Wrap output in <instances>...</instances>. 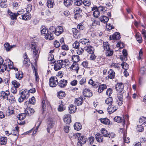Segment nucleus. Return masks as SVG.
Instances as JSON below:
<instances>
[{
  "mask_svg": "<svg viewBox=\"0 0 146 146\" xmlns=\"http://www.w3.org/2000/svg\"><path fill=\"white\" fill-rule=\"evenodd\" d=\"M103 48L105 50H108L110 49V48L108 42H106L103 43Z\"/></svg>",
  "mask_w": 146,
  "mask_h": 146,
  "instance_id": "nucleus-47",
  "label": "nucleus"
},
{
  "mask_svg": "<svg viewBox=\"0 0 146 146\" xmlns=\"http://www.w3.org/2000/svg\"><path fill=\"white\" fill-rule=\"evenodd\" d=\"M114 120L119 123H120L121 122H124V119L123 118H122L120 117L117 116L115 117L114 119Z\"/></svg>",
  "mask_w": 146,
  "mask_h": 146,
  "instance_id": "nucleus-33",
  "label": "nucleus"
},
{
  "mask_svg": "<svg viewBox=\"0 0 146 146\" xmlns=\"http://www.w3.org/2000/svg\"><path fill=\"white\" fill-rule=\"evenodd\" d=\"M32 56L33 59L36 61L38 58L39 53L40 52V47L36 43L33 42L30 47Z\"/></svg>",
  "mask_w": 146,
  "mask_h": 146,
  "instance_id": "nucleus-1",
  "label": "nucleus"
},
{
  "mask_svg": "<svg viewBox=\"0 0 146 146\" xmlns=\"http://www.w3.org/2000/svg\"><path fill=\"white\" fill-rule=\"evenodd\" d=\"M74 63H77L79 60V57L78 55H74L72 58Z\"/></svg>",
  "mask_w": 146,
  "mask_h": 146,
  "instance_id": "nucleus-42",
  "label": "nucleus"
},
{
  "mask_svg": "<svg viewBox=\"0 0 146 146\" xmlns=\"http://www.w3.org/2000/svg\"><path fill=\"white\" fill-rule=\"evenodd\" d=\"M27 89H25L24 91H22L21 92V96L18 99V101L20 102H23L25 98H26V96L25 94V93L27 91Z\"/></svg>",
  "mask_w": 146,
  "mask_h": 146,
  "instance_id": "nucleus-11",
  "label": "nucleus"
},
{
  "mask_svg": "<svg viewBox=\"0 0 146 146\" xmlns=\"http://www.w3.org/2000/svg\"><path fill=\"white\" fill-rule=\"evenodd\" d=\"M126 134H124L123 135V138L124 142L126 143H128L129 142V139L128 137H126Z\"/></svg>",
  "mask_w": 146,
  "mask_h": 146,
  "instance_id": "nucleus-61",
  "label": "nucleus"
},
{
  "mask_svg": "<svg viewBox=\"0 0 146 146\" xmlns=\"http://www.w3.org/2000/svg\"><path fill=\"white\" fill-rule=\"evenodd\" d=\"M106 85L105 84H102L99 86L98 88V92L100 93L102 92L104 90L106 89Z\"/></svg>",
  "mask_w": 146,
  "mask_h": 146,
  "instance_id": "nucleus-27",
  "label": "nucleus"
},
{
  "mask_svg": "<svg viewBox=\"0 0 146 146\" xmlns=\"http://www.w3.org/2000/svg\"><path fill=\"white\" fill-rule=\"evenodd\" d=\"M101 133L102 135L105 137L109 136V133L107 131L105 128H102L101 129Z\"/></svg>",
  "mask_w": 146,
  "mask_h": 146,
  "instance_id": "nucleus-34",
  "label": "nucleus"
},
{
  "mask_svg": "<svg viewBox=\"0 0 146 146\" xmlns=\"http://www.w3.org/2000/svg\"><path fill=\"white\" fill-rule=\"evenodd\" d=\"M115 76V73L113 70L110 69L108 72V77L110 79L114 78Z\"/></svg>",
  "mask_w": 146,
  "mask_h": 146,
  "instance_id": "nucleus-26",
  "label": "nucleus"
},
{
  "mask_svg": "<svg viewBox=\"0 0 146 146\" xmlns=\"http://www.w3.org/2000/svg\"><path fill=\"white\" fill-rule=\"evenodd\" d=\"M65 93L62 91H60L58 92L57 96L59 98L62 99L64 97Z\"/></svg>",
  "mask_w": 146,
  "mask_h": 146,
  "instance_id": "nucleus-45",
  "label": "nucleus"
},
{
  "mask_svg": "<svg viewBox=\"0 0 146 146\" xmlns=\"http://www.w3.org/2000/svg\"><path fill=\"white\" fill-rule=\"evenodd\" d=\"M19 12H20V11L18 12L17 13H13L12 14H11L10 16L11 19L13 20H16L17 17L20 14Z\"/></svg>",
  "mask_w": 146,
  "mask_h": 146,
  "instance_id": "nucleus-40",
  "label": "nucleus"
},
{
  "mask_svg": "<svg viewBox=\"0 0 146 146\" xmlns=\"http://www.w3.org/2000/svg\"><path fill=\"white\" fill-rule=\"evenodd\" d=\"M110 40H117L120 38V34L118 32H116L113 35L110 36Z\"/></svg>",
  "mask_w": 146,
  "mask_h": 146,
  "instance_id": "nucleus-14",
  "label": "nucleus"
},
{
  "mask_svg": "<svg viewBox=\"0 0 146 146\" xmlns=\"http://www.w3.org/2000/svg\"><path fill=\"white\" fill-rule=\"evenodd\" d=\"M64 31V29L62 26H59L55 29L54 33L57 36H58L62 33Z\"/></svg>",
  "mask_w": 146,
  "mask_h": 146,
  "instance_id": "nucleus-7",
  "label": "nucleus"
},
{
  "mask_svg": "<svg viewBox=\"0 0 146 146\" xmlns=\"http://www.w3.org/2000/svg\"><path fill=\"white\" fill-rule=\"evenodd\" d=\"M47 6L49 8L53 7L54 4V1L52 0H49L47 1Z\"/></svg>",
  "mask_w": 146,
  "mask_h": 146,
  "instance_id": "nucleus-39",
  "label": "nucleus"
},
{
  "mask_svg": "<svg viewBox=\"0 0 146 146\" xmlns=\"http://www.w3.org/2000/svg\"><path fill=\"white\" fill-rule=\"evenodd\" d=\"M12 84L14 86L13 87H15L17 88H19L20 85V83L15 80H13L12 81Z\"/></svg>",
  "mask_w": 146,
  "mask_h": 146,
  "instance_id": "nucleus-38",
  "label": "nucleus"
},
{
  "mask_svg": "<svg viewBox=\"0 0 146 146\" xmlns=\"http://www.w3.org/2000/svg\"><path fill=\"white\" fill-rule=\"evenodd\" d=\"M139 122L141 124H144L146 123V118L143 117H141L139 119Z\"/></svg>",
  "mask_w": 146,
  "mask_h": 146,
  "instance_id": "nucleus-43",
  "label": "nucleus"
},
{
  "mask_svg": "<svg viewBox=\"0 0 146 146\" xmlns=\"http://www.w3.org/2000/svg\"><path fill=\"white\" fill-rule=\"evenodd\" d=\"M140 72L142 74H146V69L144 67H143L140 69Z\"/></svg>",
  "mask_w": 146,
  "mask_h": 146,
  "instance_id": "nucleus-64",
  "label": "nucleus"
},
{
  "mask_svg": "<svg viewBox=\"0 0 146 146\" xmlns=\"http://www.w3.org/2000/svg\"><path fill=\"white\" fill-rule=\"evenodd\" d=\"M29 102L30 104H34L36 102L35 98L34 97H33L31 99H29Z\"/></svg>",
  "mask_w": 146,
  "mask_h": 146,
  "instance_id": "nucleus-58",
  "label": "nucleus"
},
{
  "mask_svg": "<svg viewBox=\"0 0 146 146\" xmlns=\"http://www.w3.org/2000/svg\"><path fill=\"white\" fill-rule=\"evenodd\" d=\"M78 49L76 50L77 53L78 55L81 54L83 52L84 50L81 48H78Z\"/></svg>",
  "mask_w": 146,
  "mask_h": 146,
  "instance_id": "nucleus-57",
  "label": "nucleus"
},
{
  "mask_svg": "<svg viewBox=\"0 0 146 146\" xmlns=\"http://www.w3.org/2000/svg\"><path fill=\"white\" fill-rule=\"evenodd\" d=\"M40 32L41 35L44 36V38L46 39L51 40L53 39V35L52 34H50L48 30L45 27L41 28Z\"/></svg>",
  "mask_w": 146,
  "mask_h": 146,
  "instance_id": "nucleus-2",
  "label": "nucleus"
},
{
  "mask_svg": "<svg viewBox=\"0 0 146 146\" xmlns=\"http://www.w3.org/2000/svg\"><path fill=\"white\" fill-rule=\"evenodd\" d=\"M67 83V82L66 80H60L58 84L60 87L62 88L65 87L66 86Z\"/></svg>",
  "mask_w": 146,
  "mask_h": 146,
  "instance_id": "nucleus-15",
  "label": "nucleus"
},
{
  "mask_svg": "<svg viewBox=\"0 0 146 146\" xmlns=\"http://www.w3.org/2000/svg\"><path fill=\"white\" fill-rule=\"evenodd\" d=\"M83 3L84 5L86 6H89L91 4L90 0H84Z\"/></svg>",
  "mask_w": 146,
  "mask_h": 146,
  "instance_id": "nucleus-53",
  "label": "nucleus"
},
{
  "mask_svg": "<svg viewBox=\"0 0 146 146\" xmlns=\"http://www.w3.org/2000/svg\"><path fill=\"white\" fill-rule=\"evenodd\" d=\"M72 31L74 37L76 38H80L79 33L76 28H73L72 29Z\"/></svg>",
  "mask_w": 146,
  "mask_h": 146,
  "instance_id": "nucleus-21",
  "label": "nucleus"
},
{
  "mask_svg": "<svg viewBox=\"0 0 146 146\" xmlns=\"http://www.w3.org/2000/svg\"><path fill=\"white\" fill-rule=\"evenodd\" d=\"M27 110V106L25 110V113H21L19 114V116L18 118L19 120H22L26 117V115H27L26 111Z\"/></svg>",
  "mask_w": 146,
  "mask_h": 146,
  "instance_id": "nucleus-16",
  "label": "nucleus"
},
{
  "mask_svg": "<svg viewBox=\"0 0 146 146\" xmlns=\"http://www.w3.org/2000/svg\"><path fill=\"white\" fill-rule=\"evenodd\" d=\"M35 112L34 110L32 108H28V115H31Z\"/></svg>",
  "mask_w": 146,
  "mask_h": 146,
  "instance_id": "nucleus-52",
  "label": "nucleus"
},
{
  "mask_svg": "<svg viewBox=\"0 0 146 146\" xmlns=\"http://www.w3.org/2000/svg\"><path fill=\"white\" fill-rule=\"evenodd\" d=\"M24 58L23 61V66L27 67V56L26 52H25L23 56Z\"/></svg>",
  "mask_w": 146,
  "mask_h": 146,
  "instance_id": "nucleus-24",
  "label": "nucleus"
},
{
  "mask_svg": "<svg viewBox=\"0 0 146 146\" xmlns=\"http://www.w3.org/2000/svg\"><path fill=\"white\" fill-rule=\"evenodd\" d=\"M83 93L86 97H90L92 95L91 91L89 89L86 88L83 90Z\"/></svg>",
  "mask_w": 146,
  "mask_h": 146,
  "instance_id": "nucleus-9",
  "label": "nucleus"
},
{
  "mask_svg": "<svg viewBox=\"0 0 146 146\" xmlns=\"http://www.w3.org/2000/svg\"><path fill=\"white\" fill-rule=\"evenodd\" d=\"M124 86L121 83H117L115 86V89L118 92L117 94L123 95L124 94Z\"/></svg>",
  "mask_w": 146,
  "mask_h": 146,
  "instance_id": "nucleus-3",
  "label": "nucleus"
},
{
  "mask_svg": "<svg viewBox=\"0 0 146 146\" xmlns=\"http://www.w3.org/2000/svg\"><path fill=\"white\" fill-rule=\"evenodd\" d=\"M4 46L5 50L7 51L8 52L10 51L13 48L16 47V46L15 45H10L9 44L6 43L4 44Z\"/></svg>",
  "mask_w": 146,
  "mask_h": 146,
  "instance_id": "nucleus-20",
  "label": "nucleus"
},
{
  "mask_svg": "<svg viewBox=\"0 0 146 146\" xmlns=\"http://www.w3.org/2000/svg\"><path fill=\"white\" fill-rule=\"evenodd\" d=\"M118 108V107L117 105H115L114 103H113L111 105H109L107 109V110L109 113L111 114L116 111Z\"/></svg>",
  "mask_w": 146,
  "mask_h": 146,
  "instance_id": "nucleus-4",
  "label": "nucleus"
},
{
  "mask_svg": "<svg viewBox=\"0 0 146 146\" xmlns=\"http://www.w3.org/2000/svg\"><path fill=\"white\" fill-rule=\"evenodd\" d=\"M100 120L101 123L105 124H109L110 123L109 120L107 118H102Z\"/></svg>",
  "mask_w": 146,
  "mask_h": 146,
  "instance_id": "nucleus-36",
  "label": "nucleus"
},
{
  "mask_svg": "<svg viewBox=\"0 0 146 146\" xmlns=\"http://www.w3.org/2000/svg\"><path fill=\"white\" fill-rule=\"evenodd\" d=\"M72 0H64V5L66 7H68L72 5Z\"/></svg>",
  "mask_w": 146,
  "mask_h": 146,
  "instance_id": "nucleus-35",
  "label": "nucleus"
},
{
  "mask_svg": "<svg viewBox=\"0 0 146 146\" xmlns=\"http://www.w3.org/2000/svg\"><path fill=\"white\" fill-rule=\"evenodd\" d=\"M82 99L80 98H77L76 99L75 103L77 106L81 105L83 102Z\"/></svg>",
  "mask_w": 146,
  "mask_h": 146,
  "instance_id": "nucleus-37",
  "label": "nucleus"
},
{
  "mask_svg": "<svg viewBox=\"0 0 146 146\" xmlns=\"http://www.w3.org/2000/svg\"><path fill=\"white\" fill-rule=\"evenodd\" d=\"M80 43L77 41H75L72 44L73 47L76 49L78 48L80 46Z\"/></svg>",
  "mask_w": 146,
  "mask_h": 146,
  "instance_id": "nucleus-54",
  "label": "nucleus"
},
{
  "mask_svg": "<svg viewBox=\"0 0 146 146\" xmlns=\"http://www.w3.org/2000/svg\"><path fill=\"white\" fill-rule=\"evenodd\" d=\"M137 129L139 132H141L143 130V128L142 126L141 125H138L137 128Z\"/></svg>",
  "mask_w": 146,
  "mask_h": 146,
  "instance_id": "nucleus-60",
  "label": "nucleus"
},
{
  "mask_svg": "<svg viewBox=\"0 0 146 146\" xmlns=\"http://www.w3.org/2000/svg\"><path fill=\"white\" fill-rule=\"evenodd\" d=\"M113 100L111 97H110L109 98H107L105 101L106 103L107 104L109 105H111L112 103H113Z\"/></svg>",
  "mask_w": 146,
  "mask_h": 146,
  "instance_id": "nucleus-41",
  "label": "nucleus"
},
{
  "mask_svg": "<svg viewBox=\"0 0 146 146\" xmlns=\"http://www.w3.org/2000/svg\"><path fill=\"white\" fill-rule=\"evenodd\" d=\"M87 140V139L85 137L80 136L78 138V142L79 143L84 144L86 143Z\"/></svg>",
  "mask_w": 146,
  "mask_h": 146,
  "instance_id": "nucleus-18",
  "label": "nucleus"
},
{
  "mask_svg": "<svg viewBox=\"0 0 146 146\" xmlns=\"http://www.w3.org/2000/svg\"><path fill=\"white\" fill-rule=\"evenodd\" d=\"M7 142V138L6 137H0V144L5 145Z\"/></svg>",
  "mask_w": 146,
  "mask_h": 146,
  "instance_id": "nucleus-29",
  "label": "nucleus"
},
{
  "mask_svg": "<svg viewBox=\"0 0 146 146\" xmlns=\"http://www.w3.org/2000/svg\"><path fill=\"white\" fill-rule=\"evenodd\" d=\"M106 54L107 56H112L113 53V51L110 49H108V50H106Z\"/></svg>",
  "mask_w": 146,
  "mask_h": 146,
  "instance_id": "nucleus-48",
  "label": "nucleus"
},
{
  "mask_svg": "<svg viewBox=\"0 0 146 146\" xmlns=\"http://www.w3.org/2000/svg\"><path fill=\"white\" fill-rule=\"evenodd\" d=\"M123 96V95H120V94H117L118 99L115 103V105L117 104L118 106H120L122 104Z\"/></svg>",
  "mask_w": 146,
  "mask_h": 146,
  "instance_id": "nucleus-10",
  "label": "nucleus"
},
{
  "mask_svg": "<svg viewBox=\"0 0 146 146\" xmlns=\"http://www.w3.org/2000/svg\"><path fill=\"white\" fill-rule=\"evenodd\" d=\"M58 80L56 77H51L49 79V85L51 87H54L58 84Z\"/></svg>",
  "mask_w": 146,
  "mask_h": 146,
  "instance_id": "nucleus-5",
  "label": "nucleus"
},
{
  "mask_svg": "<svg viewBox=\"0 0 146 146\" xmlns=\"http://www.w3.org/2000/svg\"><path fill=\"white\" fill-rule=\"evenodd\" d=\"M61 61H57L55 63V64L54 66V69L57 71L59 70L62 67V64H60V62H61Z\"/></svg>",
  "mask_w": 146,
  "mask_h": 146,
  "instance_id": "nucleus-19",
  "label": "nucleus"
},
{
  "mask_svg": "<svg viewBox=\"0 0 146 146\" xmlns=\"http://www.w3.org/2000/svg\"><path fill=\"white\" fill-rule=\"evenodd\" d=\"M112 93V90L111 88H109L108 89L106 92V95L108 96H110L111 94Z\"/></svg>",
  "mask_w": 146,
  "mask_h": 146,
  "instance_id": "nucleus-63",
  "label": "nucleus"
},
{
  "mask_svg": "<svg viewBox=\"0 0 146 146\" xmlns=\"http://www.w3.org/2000/svg\"><path fill=\"white\" fill-rule=\"evenodd\" d=\"M47 123L48 125V127L51 128L54 125V121L53 119H50L48 120Z\"/></svg>",
  "mask_w": 146,
  "mask_h": 146,
  "instance_id": "nucleus-44",
  "label": "nucleus"
},
{
  "mask_svg": "<svg viewBox=\"0 0 146 146\" xmlns=\"http://www.w3.org/2000/svg\"><path fill=\"white\" fill-rule=\"evenodd\" d=\"M70 112V113H73L76 112L77 108L76 107L73 105H71L69 107Z\"/></svg>",
  "mask_w": 146,
  "mask_h": 146,
  "instance_id": "nucleus-31",
  "label": "nucleus"
},
{
  "mask_svg": "<svg viewBox=\"0 0 146 146\" xmlns=\"http://www.w3.org/2000/svg\"><path fill=\"white\" fill-rule=\"evenodd\" d=\"M85 28V27L83 25V24L82 23H80L77 26V28L78 29L80 30H82Z\"/></svg>",
  "mask_w": 146,
  "mask_h": 146,
  "instance_id": "nucleus-56",
  "label": "nucleus"
},
{
  "mask_svg": "<svg viewBox=\"0 0 146 146\" xmlns=\"http://www.w3.org/2000/svg\"><path fill=\"white\" fill-rule=\"evenodd\" d=\"M32 67L33 70L34 72H35V78L36 83L37 84H38L39 80V76L37 72V70L36 69L35 67L32 65Z\"/></svg>",
  "mask_w": 146,
  "mask_h": 146,
  "instance_id": "nucleus-13",
  "label": "nucleus"
},
{
  "mask_svg": "<svg viewBox=\"0 0 146 146\" xmlns=\"http://www.w3.org/2000/svg\"><path fill=\"white\" fill-rule=\"evenodd\" d=\"M74 129L77 131L80 130L82 128L81 125L78 122L76 123L74 125Z\"/></svg>",
  "mask_w": 146,
  "mask_h": 146,
  "instance_id": "nucleus-28",
  "label": "nucleus"
},
{
  "mask_svg": "<svg viewBox=\"0 0 146 146\" xmlns=\"http://www.w3.org/2000/svg\"><path fill=\"white\" fill-rule=\"evenodd\" d=\"M59 60V61H61L62 62H60V63L62 64V67L63 68L66 67L69 63V62L68 59H66L64 61L62 60Z\"/></svg>",
  "mask_w": 146,
  "mask_h": 146,
  "instance_id": "nucleus-25",
  "label": "nucleus"
},
{
  "mask_svg": "<svg viewBox=\"0 0 146 146\" xmlns=\"http://www.w3.org/2000/svg\"><path fill=\"white\" fill-rule=\"evenodd\" d=\"M64 121L66 124H69L71 122L70 115V114L66 115L63 119Z\"/></svg>",
  "mask_w": 146,
  "mask_h": 146,
  "instance_id": "nucleus-17",
  "label": "nucleus"
},
{
  "mask_svg": "<svg viewBox=\"0 0 146 146\" xmlns=\"http://www.w3.org/2000/svg\"><path fill=\"white\" fill-rule=\"evenodd\" d=\"M71 68L74 71H76V72L78 73L79 67L77 63H73L72 65Z\"/></svg>",
  "mask_w": 146,
  "mask_h": 146,
  "instance_id": "nucleus-23",
  "label": "nucleus"
},
{
  "mask_svg": "<svg viewBox=\"0 0 146 146\" xmlns=\"http://www.w3.org/2000/svg\"><path fill=\"white\" fill-rule=\"evenodd\" d=\"M100 14V11L97 9L95 10L93 12V15L96 17H98Z\"/></svg>",
  "mask_w": 146,
  "mask_h": 146,
  "instance_id": "nucleus-59",
  "label": "nucleus"
},
{
  "mask_svg": "<svg viewBox=\"0 0 146 146\" xmlns=\"http://www.w3.org/2000/svg\"><path fill=\"white\" fill-rule=\"evenodd\" d=\"M75 14H78L80 13L82 11L80 8L78 7L76 8L75 9Z\"/></svg>",
  "mask_w": 146,
  "mask_h": 146,
  "instance_id": "nucleus-62",
  "label": "nucleus"
},
{
  "mask_svg": "<svg viewBox=\"0 0 146 146\" xmlns=\"http://www.w3.org/2000/svg\"><path fill=\"white\" fill-rule=\"evenodd\" d=\"M23 73L21 71H18L15 74L16 78L19 80H20L23 77Z\"/></svg>",
  "mask_w": 146,
  "mask_h": 146,
  "instance_id": "nucleus-32",
  "label": "nucleus"
},
{
  "mask_svg": "<svg viewBox=\"0 0 146 146\" xmlns=\"http://www.w3.org/2000/svg\"><path fill=\"white\" fill-rule=\"evenodd\" d=\"M136 38L137 40L139 43H141L142 42V39L141 36L140 35V34L137 33L136 34Z\"/></svg>",
  "mask_w": 146,
  "mask_h": 146,
  "instance_id": "nucleus-46",
  "label": "nucleus"
},
{
  "mask_svg": "<svg viewBox=\"0 0 146 146\" xmlns=\"http://www.w3.org/2000/svg\"><path fill=\"white\" fill-rule=\"evenodd\" d=\"M85 50L90 54H93L94 52V48L91 46L89 45L84 47Z\"/></svg>",
  "mask_w": 146,
  "mask_h": 146,
  "instance_id": "nucleus-8",
  "label": "nucleus"
},
{
  "mask_svg": "<svg viewBox=\"0 0 146 146\" xmlns=\"http://www.w3.org/2000/svg\"><path fill=\"white\" fill-rule=\"evenodd\" d=\"M5 61H6V63L0 65V68H1V71L2 72H4L5 71L7 67V65H9V61H11V60L9 59H6Z\"/></svg>",
  "mask_w": 146,
  "mask_h": 146,
  "instance_id": "nucleus-6",
  "label": "nucleus"
},
{
  "mask_svg": "<svg viewBox=\"0 0 146 146\" xmlns=\"http://www.w3.org/2000/svg\"><path fill=\"white\" fill-rule=\"evenodd\" d=\"M82 3V0H75L74 3L75 5L77 6L80 5Z\"/></svg>",
  "mask_w": 146,
  "mask_h": 146,
  "instance_id": "nucleus-55",
  "label": "nucleus"
},
{
  "mask_svg": "<svg viewBox=\"0 0 146 146\" xmlns=\"http://www.w3.org/2000/svg\"><path fill=\"white\" fill-rule=\"evenodd\" d=\"M86 81V77H83L79 81V84L81 85H83L85 84Z\"/></svg>",
  "mask_w": 146,
  "mask_h": 146,
  "instance_id": "nucleus-49",
  "label": "nucleus"
},
{
  "mask_svg": "<svg viewBox=\"0 0 146 146\" xmlns=\"http://www.w3.org/2000/svg\"><path fill=\"white\" fill-rule=\"evenodd\" d=\"M41 123V122H39L38 123L37 122L36 123L35 125H37L36 127V129L33 131L32 134L33 135H34L36 133Z\"/></svg>",
  "mask_w": 146,
  "mask_h": 146,
  "instance_id": "nucleus-51",
  "label": "nucleus"
},
{
  "mask_svg": "<svg viewBox=\"0 0 146 146\" xmlns=\"http://www.w3.org/2000/svg\"><path fill=\"white\" fill-rule=\"evenodd\" d=\"M100 21L104 23H107L109 20V18L107 17L102 15L99 18Z\"/></svg>",
  "mask_w": 146,
  "mask_h": 146,
  "instance_id": "nucleus-22",
  "label": "nucleus"
},
{
  "mask_svg": "<svg viewBox=\"0 0 146 146\" xmlns=\"http://www.w3.org/2000/svg\"><path fill=\"white\" fill-rule=\"evenodd\" d=\"M10 92L8 90H7L5 92L1 91L0 92V97L3 98V99L7 98L8 99V96Z\"/></svg>",
  "mask_w": 146,
  "mask_h": 146,
  "instance_id": "nucleus-12",
  "label": "nucleus"
},
{
  "mask_svg": "<svg viewBox=\"0 0 146 146\" xmlns=\"http://www.w3.org/2000/svg\"><path fill=\"white\" fill-rule=\"evenodd\" d=\"M80 43L85 45H88L90 43L89 40L88 39L83 38L81 39L80 40Z\"/></svg>",
  "mask_w": 146,
  "mask_h": 146,
  "instance_id": "nucleus-30",
  "label": "nucleus"
},
{
  "mask_svg": "<svg viewBox=\"0 0 146 146\" xmlns=\"http://www.w3.org/2000/svg\"><path fill=\"white\" fill-rule=\"evenodd\" d=\"M122 68L125 70H127L129 68L128 65L125 62H123L121 64Z\"/></svg>",
  "mask_w": 146,
  "mask_h": 146,
  "instance_id": "nucleus-50",
  "label": "nucleus"
}]
</instances>
